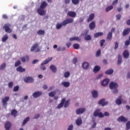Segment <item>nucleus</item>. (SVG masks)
<instances>
[{
  "mask_svg": "<svg viewBox=\"0 0 130 130\" xmlns=\"http://www.w3.org/2000/svg\"><path fill=\"white\" fill-rule=\"evenodd\" d=\"M72 23H74V19L72 18H67L64 20L62 23H57L56 25V28L57 30H59L60 28H62V26H67L68 24H72Z\"/></svg>",
  "mask_w": 130,
  "mask_h": 130,
  "instance_id": "obj_1",
  "label": "nucleus"
},
{
  "mask_svg": "<svg viewBox=\"0 0 130 130\" xmlns=\"http://www.w3.org/2000/svg\"><path fill=\"white\" fill-rule=\"evenodd\" d=\"M63 105L64 108L69 107V106H70V100H68L66 102V99H62L60 103L57 106V108L58 109H60V108H62V107H63Z\"/></svg>",
  "mask_w": 130,
  "mask_h": 130,
  "instance_id": "obj_2",
  "label": "nucleus"
},
{
  "mask_svg": "<svg viewBox=\"0 0 130 130\" xmlns=\"http://www.w3.org/2000/svg\"><path fill=\"white\" fill-rule=\"evenodd\" d=\"M52 60V57H48L46 60H44L41 63V67L40 69L42 71H45L46 70V67L45 66H44V64H47L49 61H51Z\"/></svg>",
  "mask_w": 130,
  "mask_h": 130,
  "instance_id": "obj_3",
  "label": "nucleus"
},
{
  "mask_svg": "<svg viewBox=\"0 0 130 130\" xmlns=\"http://www.w3.org/2000/svg\"><path fill=\"white\" fill-rule=\"evenodd\" d=\"M101 111V110L100 109H97L94 111L93 112V116L94 117H99L100 118H102V117H104V114L102 113V112H100Z\"/></svg>",
  "mask_w": 130,
  "mask_h": 130,
  "instance_id": "obj_4",
  "label": "nucleus"
},
{
  "mask_svg": "<svg viewBox=\"0 0 130 130\" xmlns=\"http://www.w3.org/2000/svg\"><path fill=\"white\" fill-rule=\"evenodd\" d=\"M11 26H12L11 24L6 23L3 26V29L5 30L6 33L10 34L12 33V32H13V30H12L11 28Z\"/></svg>",
  "mask_w": 130,
  "mask_h": 130,
  "instance_id": "obj_5",
  "label": "nucleus"
},
{
  "mask_svg": "<svg viewBox=\"0 0 130 130\" xmlns=\"http://www.w3.org/2000/svg\"><path fill=\"white\" fill-rule=\"evenodd\" d=\"M9 100H10V97L9 96H5L2 99L3 106L4 108H7L8 106V101H9Z\"/></svg>",
  "mask_w": 130,
  "mask_h": 130,
  "instance_id": "obj_6",
  "label": "nucleus"
},
{
  "mask_svg": "<svg viewBox=\"0 0 130 130\" xmlns=\"http://www.w3.org/2000/svg\"><path fill=\"white\" fill-rule=\"evenodd\" d=\"M109 88L111 90H113L114 89H117L118 88V84L117 83L111 82L109 84Z\"/></svg>",
  "mask_w": 130,
  "mask_h": 130,
  "instance_id": "obj_7",
  "label": "nucleus"
},
{
  "mask_svg": "<svg viewBox=\"0 0 130 130\" xmlns=\"http://www.w3.org/2000/svg\"><path fill=\"white\" fill-rule=\"evenodd\" d=\"M98 104L102 107H104L108 104V102H105V99H102L99 101Z\"/></svg>",
  "mask_w": 130,
  "mask_h": 130,
  "instance_id": "obj_8",
  "label": "nucleus"
},
{
  "mask_svg": "<svg viewBox=\"0 0 130 130\" xmlns=\"http://www.w3.org/2000/svg\"><path fill=\"white\" fill-rule=\"evenodd\" d=\"M117 121H118V122H126V121H127L128 119L127 118H125L124 116H119L117 119Z\"/></svg>",
  "mask_w": 130,
  "mask_h": 130,
  "instance_id": "obj_9",
  "label": "nucleus"
},
{
  "mask_svg": "<svg viewBox=\"0 0 130 130\" xmlns=\"http://www.w3.org/2000/svg\"><path fill=\"white\" fill-rule=\"evenodd\" d=\"M85 111H86V108H79L76 110V114H83Z\"/></svg>",
  "mask_w": 130,
  "mask_h": 130,
  "instance_id": "obj_10",
  "label": "nucleus"
},
{
  "mask_svg": "<svg viewBox=\"0 0 130 130\" xmlns=\"http://www.w3.org/2000/svg\"><path fill=\"white\" fill-rule=\"evenodd\" d=\"M4 127H5L6 130H10V129H11V127H12V123L10 121H7L5 123Z\"/></svg>",
  "mask_w": 130,
  "mask_h": 130,
  "instance_id": "obj_11",
  "label": "nucleus"
},
{
  "mask_svg": "<svg viewBox=\"0 0 130 130\" xmlns=\"http://www.w3.org/2000/svg\"><path fill=\"white\" fill-rule=\"evenodd\" d=\"M109 82H110V80L108 78H106L104 80H103L101 82V85L103 86V87H105L109 84Z\"/></svg>",
  "mask_w": 130,
  "mask_h": 130,
  "instance_id": "obj_12",
  "label": "nucleus"
},
{
  "mask_svg": "<svg viewBox=\"0 0 130 130\" xmlns=\"http://www.w3.org/2000/svg\"><path fill=\"white\" fill-rule=\"evenodd\" d=\"M24 81L25 83H33V82H34V79H33V78L31 77H27L24 78Z\"/></svg>",
  "mask_w": 130,
  "mask_h": 130,
  "instance_id": "obj_13",
  "label": "nucleus"
},
{
  "mask_svg": "<svg viewBox=\"0 0 130 130\" xmlns=\"http://www.w3.org/2000/svg\"><path fill=\"white\" fill-rule=\"evenodd\" d=\"M68 16L71 17V18H76L77 17V13L75 11H69L67 13Z\"/></svg>",
  "mask_w": 130,
  "mask_h": 130,
  "instance_id": "obj_14",
  "label": "nucleus"
},
{
  "mask_svg": "<svg viewBox=\"0 0 130 130\" xmlns=\"http://www.w3.org/2000/svg\"><path fill=\"white\" fill-rule=\"evenodd\" d=\"M41 95H42L41 91H36L32 94V96L34 98H38V97H40Z\"/></svg>",
  "mask_w": 130,
  "mask_h": 130,
  "instance_id": "obj_15",
  "label": "nucleus"
},
{
  "mask_svg": "<svg viewBox=\"0 0 130 130\" xmlns=\"http://www.w3.org/2000/svg\"><path fill=\"white\" fill-rule=\"evenodd\" d=\"M122 55L124 58H128L129 57V53L128 52V51H127V50H125L122 53Z\"/></svg>",
  "mask_w": 130,
  "mask_h": 130,
  "instance_id": "obj_16",
  "label": "nucleus"
},
{
  "mask_svg": "<svg viewBox=\"0 0 130 130\" xmlns=\"http://www.w3.org/2000/svg\"><path fill=\"white\" fill-rule=\"evenodd\" d=\"M38 13L40 15V16H44L45 15V10H43V9L39 8L37 10Z\"/></svg>",
  "mask_w": 130,
  "mask_h": 130,
  "instance_id": "obj_17",
  "label": "nucleus"
},
{
  "mask_svg": "<svg viewBox=\"0 0 130 130\" xmlns=\"http://www.w3.org/2000/svg\"><path fill=\"white\" fill-rule=\"evenodd\" d=\"M130 32L129 27H127L126 29H124L122 32L123 36H126V35H128Z\"/></svg>",
  "mask_w": 130,
  "mask_h": 130,
  "instance_id": "obj_18",
  "label": "nucleus"
},
{
  "mask_svg": "<svg viewBox=\"0 0 130 130\" xmlns=\"http://www.w3.org/2000/svg\"><path fill=\"white\" fill-rule=\"evenodd\" d=\"M91 93L93 98H94V99L98 98L99 94H98V91H97V90H93L91 91Z\"/></svg>",
  "mask_w": 130,
  "mask_h": 130,
  "instance_id": "obj_19",
  "label": "nucleus"
},
{
  "mask_svg": "<svg viewBox=\"0 0 130 130\" xmlns=\"http://www.w3.org/2000/svg\"><path fill=\"white\" fill-rule=\"evenodd\" d=\"M96 27V24L95 23V21H92L89 25V28L90 30H94L95 27Z\"/></svg>",
  "mask_w": 130,
  "mask_h": 130,
  "instance_id": "obj_20",
  "label": "nucleus"
},
{
  "mask_svg": "<svg viewBox=\"0 0 130 130\" xmlns=\"http://www.w3.org/2000/svg\"><path fill=\"white\" fill-rule=\"evenodd\" d=\"M16 71L19 73H24V72H26V69H25V68H23L22 66H20L16 68Z\"/></svg>",
  "mask_w": 130,
  "mask_h": 130,
  "instance_id": "obj_21",
  "label": "nucleus"
},
{
  "mask_svg": "<svg viewBox=\"0 0 130 130\" xmlns=\"http://www.w3.org/2000/svg\"><path fill=\"white\" fill-rule=\"evenodd\" d=\"M94 18H95V14H94V13H91L89 15V17L87 19L88 23L91 22V21H93Z\"/></svg>",
  "mask_w": 130,
  "mask_h": 130,
  "instance_id": "obj_22",
  "label": "nucleus"
},
{
  "mask_svg": "<svg viewBox=\"0 0 130 130\" xmlns=\"http://www.w3.org/2000/svg\"><path fill=\"white\" fill-rule=\"evenodd\" d=\"M77 125L78 126H80L82 123H83V120H82V118L81 117L78 118L77 120L75 121Z\"/></svg>",
  "mask_w": 130,
  "mask_h": 130,
  "instance_id": "obj_23",
  "label": "nucleus"
},
{
  "mask_svg": "<svg viewBox=\"0 0 130 130\" xmlns=\"http://www.w3.org/2000/svg\"><path fill=\"white\" fill-rule=\"evenodd\" d=\"M112 36H113L112 32H109L106 38L107 40H108V41H111L112 39Z\"/></svg>",
  "mask_w": 130,
  "mask_h": 130,
  "instance_id": "obj_24",
  "label": "nucleus"
},
{
  "mask_svg": "<svg viewBox=\"0 0 130 130\" xmlns=\"http://www.w3.org/2000/svg\"><path fill=\"white\" fill-rule=\"evenodd\" d=\"M48 4H47V3L46 2L44 1L43 2L41 5H40V9H42L43 10H44L46 7H47Z\"/></svg>",
  "mask_w": 130,
  "mask_h": 130,
  "instance_id": "obj_25",
  "label": "nucleus"
},
{
  "mask_svg": "<svg viewBox=\"0 0 130 130\" xmlns=\"http://www.w3.org/2000/svg\"><path fill=\"white\" fill-rule=\"evenodd\" d=\"M122 62V57L121 56V55L119 54L118 55V60H117L118 66H119V64H121Z\"/></svg>",
  "mask_w": 130,
  "mask_h": 130,
  "instance_id": "obj_26",
  "label": "nucleus"
},
{
  "mask_svg": "<svg viewBox=\"0 0 130 130\" xmlns=\"http://www.w3.org/2000/svg\"><path fill=\"white\" fill-rule=\"evenodd\" d=\"M81 41V39L78 37H74L69 39V41Z\"/></svg>",
  "mask_w": 130,
  "mask_h": 130,
  "instance_id": "obj_27",
  "label": "nucleus"
},
{
  "mask_svg": "<svg viewBox=\"0 0 130 130\" xmlns=\"http://www.w3.org/2000/svg\"><path fill=\"white\" fill-rule=\"evenodd\" d=\"M38 46H39V44H38V43L34 44L32 45V46L31 47V48H30V51L32 52L34 51V50H35L36 48H37V47H38Z\"/></svg>",
  "mask_w": 130,
  "mask_h": 130,
  "instance_id": "obj_28",
  "label": "nucleus"
},
{
  "mask_svg": "<svg viewBox=\"0 0 130 130\" xmlns=\"http://www.w3.org/2000/svg\"><path fill=\"white\" fill-rule=\"evenodd\" d=\"M61 85H62V86H63V87H65V88H69V87H70V85H71V84L69 82H62L61 83Z\"/></svg>",
  "mask_w": 130,
  "mask_h": 130,
  "instance_id": "obj_29",
  "label": "nucleus"
},
{
  "mask_svg": "<svg viewBox=\"0 0 130 130\" xmlns=\"http://www.w3.org/2000/svg\"><path fill=\"white\" fill-rule=\"evenodd\" d=\"M50 69L51 71L53 72V73H56L57 68L54 65H51L50 66Z\"/></svg>",
  "mask_w": 130,
  "mask_h": 130,
  "instance_id": "obj_30",
  "label": "nucleus"
},
{
  "mask_svg": "<svg viewBox=\"0 0 130 130\" xmlns=\"http://www.w3.org/2000/svg\"><path fill=\"white\" fill-rule=\"evenodd\" d=\"M82 68H83L84 70H88V69H89V63L87 62H84L82 64Z\"/></svg>",
  "mask_w": 130,
  "mask_h": 130,
  "instance_id": "obj_31",
  "label": "nucleus"
},
{
  "mask_svg": "<svg viewBox=\"0 0 130 130\" xmlns=\"http://www.w3.org/2000/svg\"><path fill=\"white\" fill-rule=\"evenodd\" d=\"M104 34L102 32H96L94 34V38H98V37L100 36H103Z\"/></svg>",
  "mask_w": 130,
  "mask_h": 130,
  "instance_id": "obj_32",
  "label": "nucleus"
},
{
  "mask_svg": "<svg viewBox=\"0 0 130 130\" xmlns=\"http://www.w3.org/2000/svg\"><path fill=\"white\" fill-rule=\"evenodd\" d=\"M84 39L86 41H90V40H92V37L90 35H87L84 37Z\"/></svg>",
  "mask_w": 130,
  "mask_h": 130,
  "instance_id": "obj_33",
  "label": "nucleus"
},
{
  "mask_svg": "<svg viewBox=\"0 0 130 130\" xmlns=\"http://www.w3.org/2000/svg\"><path fill=\"white\" fill-rule=\"evenodd\" d=\"M113 72L114 71L113 69H109L105 72V74L106 75H112Z\"/></svg>",
  "mask_w": 130,
  "mask_h": 130,
  "instance_id": "obj_34",
  "label": "nucleus"
},
{
  "mask_svg": "<svg viewBox=\"0 0 130 130\" xmlns=\"http://www.w3.org/2000/svg\"><path fill=\"white\" fill-rule=\"evenodd\" d=\"M95 56L96 57H100L101 56V49H99L95 53Z\"/></svg>",
  "mask_w": 130,
  "mask_h": 130,
  "instance_id": "obj_35",
  "label": "nucleus"
},
{
  "mask_svg": "<svg viewBox=\"0 0 130 130\" xmlns=\"http://www.w3.org/2000/svg\"><path fill=\"white\" fill-rule=\"evenodd\" d=\"M101 69V68H100V66H95L93 69L94 73H96V72H99V71H100Z\"/></svg>",
  "mask_w": 130,
  "mask_h": 130,
  "instance_id": "obj_36",
  "label": "nucleus"
},
{
  "mask_svg": "<svg viewBox=\"0 0 130 130\" xmlns=\"http://www.w3.org/2000/svg\"><path fill=\"white\" fill-rule=\"evenodd\" d=\"M7 39H9V36H8V34H6L2 38L3 42H6Z\"/></svg>",
  "mask_w": 130,
  "mask_h": 130,
  "instance_id": "obj_37",
  "label": "nucleus"
},
{
  "mask_svg": "<svg viewBox=\"0 0 130 130\" xmlns=\"http://www.w3.org/2000/svg\"><path fill=\"white\" fill-rule=\"evenodd\" d=\"M38 35H45V31L43 30L40 29L37 31Z\"/></svg>",
  "mask_w": 130,
  "mask_h": 130,
  "instance_id": "obj_38",
  "label": "nucleus"
},
{
  "mask_svg": "<svg viewBox=\"0 0 130 130\" xmlns=\"http://www.w3.org/2000/svg\"><path fill=\"white\" fill-rule=\"evenodd\" d=\"M113 6H108L106 8V13H108V12H109V11H111V10H113Z\"/></svg>",
  "mask_w": 130,
  "mask_h": 130,
  "instance_id": "obj_39",
  "label": "nucleus"
},
{
  "mask_svg": "<svg viewBox=\"0 0 130 130\" xmlns=\"http://www.w3.org/2000/svg\"><path fill=\"white\" fill-rule=\"evenodd\" d=\"M55 95H56V92L55 91H53L49 93V97H54Z\"/></svg>",
  "mask_w": 130,
  "mask_h": 130,
  "instance_id": "obj_40",
  "label": "nucleus"
},
{
  "mask_svg": "<svg viewBox=\"0 0 130 130\" xmlns=\"http://www.w3.org/2000/svg\"><path fill=\"white\" fill-rule=\"evenodd\" d=\"M29 119H30V117H27L25 119H24L22 123V125H25V124H26V123L29 121Z\"/></svg>",
  "mask_w": 130,
  "mask_h": 130,
  "instance_id": "obj_41",
  "label": "nucleus"
},
{
  "mask_svg": "<svg viewBox=\"0 0 130 130\" xmlns=\"http://www.w3.org/2000/svg\"><path fill=\"white\" fill-rule=\"evenodd\" d=\"M6 67H7V63H3L1 66H0V71H3V70H5L6 68Z\"/></svg>",
  "mask_w": 130,
  "mask_h": 130,
  "instance_id": "obj_42",
  "label": "nucleus"
},
{
  "mask_svg": "<svg viewBox=\"0 0 130 130\" xmlns=\"http://www.w3.org/2000/svg\"><path fill=\"white\" fill-rule=\"evenodd\" d=\"M17 110H12L11 111V115H12V116H14L15 117H16V116H17Z\"/></svg>",
  "mask_w": 130,
  "mask_h": 130,
  "instance_id": "obj_43",
  "label": "nucleus"
},
{
  "mask_svg": "<svg viewBox=\"0 0 130 130\" xmlns=\"http://www.w3.org/2000/svg\"><path fill=\"white\" fill-rule=\"evenodd\" d=\"M115 103H116L117 105H121V104H122V102H121V99H117L115 101Z\"/></svg>",
  "mask_w": 130,
  "mask_h": 130,
  "instance_id": "obj_44",
  "label": "nucleus"
},
{
  "mask_svg": "<svg viewBox=\"0 0 130 130\" xmlns=\"http://www.w3.org/2000/svg\"><path fill=\"white\" fill-rule=\"evenodd\" d=\"M73 47L74 49H79V48H80V45L78 43L74 44L73 45Z\"/></svg>",
  "mask_w": 130,
  "mask_h": 130,
  "instance_id": "obj_45",
  "label": "nucleus"
},
{
  "mask_svg": "<svg viewBox=\"0 0 130 130\" xmlns=\"http://www.w3.org/2000/svg\"><path fill=\"white\" fill-rule=\"evenodd\" d=\"M130 128V121H128L126 123V129L129 130Z\"/></svg>",
  "mask_w": 130,
  "mask_h": 130,
  "instance_id": "obj_46",
  "label": "nucleus"
},
{
  "mask_svg": "<svg viewBox=\"0 0 130 130\" xmlns=\"http://www.w3.org/2000/svg\"><path fill=\"white\" fill-rule=\"evenodd\" d=\"M70 75H71V73H70L69 72H66L64 74V78H69Z\"/></svg>",
  "mask_w": 130,
  "mask_h": 130,
  "instance_id": "obj_47",
  "label": "nucleus"
},
{
  "mask_svg": "<svg viewBox=\"0 0 130 130\" xmlns=\"http://www.w3.org/2000/svg\"><path fill=\"white\" fill-rule=\"evenodd\" d=\"M72 4L73 5H78L80 3V0H72Z\"/></svg>",
  "mask_w": 130,
  "mask_h": 130,
  "instance_id": "obj_48",
  "label": "nucleus"
},
{
  "mask_svg": "<svg viewBox=\"0 0 130 130\" xmlns=\"http://www.w3.org/2000/svg\"><path fill=\"white\" fill-rule=\"evenodd\" d=\"M21 64V61L20 60H17L15 63V67H19Z\"/></svg>",
  "mask_w": 130,
  "mask_h": 130,
  "instance_id": "obj_49",
  "label": "nucleus"
},
{
  "mask_svg": "<svg viewBox=\"0 0 130 130\" xmlns=\"http://www.w3.org/2000/svg\"><path fill=\"white\" fill-rule=\"evenodd\" d=\"M13 86H14V83L13 82H10L8 83L9 88H10V89H12Z\"/></svg>",
  "mask_w": 130,
  "mask_h": 130,
  "instance_id": "obj_50",
  "label": "nucleus"
},
{
  "mask_svg": "<svg viewBox=\"0 0 130 130\" xmlns=\"http://www.w3.org/2000/svg\"><path fill=\"white\" fill-rule=\"evenodd\" d=\"M129 44H130V41L129 40H127L125 41V46H126V47H127V46H128Z\"/></svg>",
  "mask_w": 130,
  "mask_h": 130,
  "instance_id": "obj_51",
  "label": "nucleus"
},
{
  "mask_svg": "<svg viewBox=\"0 0 130 130\" xmlns=\"http://www.w3.org/2000/svg\"><path fill=\"white\" fill-rule=\"evenodd\" d=\"M116 18L117 20H120V19H121V14H120L119 13L117 14L116 15Z\"/></svg>",
  "mask_w": 130,
  "mask_h": 130,
  "instance_id": "obj_52",
  "label": "nucleus"
},
{
  "mask_svg": "<svg viewBox=\"0 0 130 130\" xmlns=\"http://www.w3.org/2000/svg\"><path fill=\"white\" fill-rule=\"evenodd\" d=\"M72 45V42H68L66 43V46L68 48H70Z\"/></svg>",
  "mask_w": 130,
  "mask_h": 130,
  "instance_id": "obj_53",
  "label": "nucleus"
},
{
  "mask_svg": "<svg viewBox=\"0 0 130 130\" xmlns=\"http://www.w3.org/2000/svg\"><path fill=\"white\" fill-rule=\"evenodd\" d=\"M77 61H78V58H77V57L73 58V59L72 61L73 63H74V64H76V63H77Z\"/></svg>",
  "mask_w": 130,
  "mask_h": 130,
  "instance_id": "obj_54",
  "label": "nucleus"
},
{
  "mask_svg": "<svg viewBox=\"0 0 130 130\" xmlns=\"http://www.w3.org/2000/svg\"><path fill=\"white\" fill-rule=\"evenodd\" d=\"M19 86H16L13 88V91L14 92H17L19 91Z\"/></svg>",
  "mask_w": 130,
  "mask_h": 130,
  "instance_id": "obj_55",
  "label": "nucleus"
},
{
  "mask_svg": "<svg viewBox=\"0 0 130 130\" xmlns=\"http://www.w3.org/2000/svg\"><path fill=\"white\" fill-rule=\"evenodd\" d=\"M103 78V74H99L97 77H96V79L97 80H100V79H102Z\"/></svg>",
  "mask_w": 130,
  "mask_h": 130,
  "instance_id": "obj_56",
  "label": "nucleus"
},
{
  "mask_svg": "<svg viewBox=\"0 0 130 130\" xmlns=\"http://www.w3.org/2000/svg\"><path fill=\"white\" fill-rule=\"evenodd\" d=\"M100 46H103L104 45V43H105V40H102L100 41Z\"/></svg>",
  "mask_w": 130,
  "mask_h": 130,
  "instance_id": "obj_57",
  "label": "nucleus"
},
{
  "mask_svg": "<svg viewBox=\"0 0 130 130\" xmlns=\"http://www.w3.org/2000/svg\"><path fill=\"white\" fill-rule=\"evenodd\" d=\"M2 18L5 20H8V19H9V17H8V15H7V14H3L2 16Z\"/></svg>",
  "mask_w": 130,
  "mask_h": 130,
  "instance_id": "obj_58",
  "label": "nucleus"
},
{
  "mask_svg": "<svg viewBox=\"0 0 130 130\" xmlns=\"http://www.w3.org/2000/svg\"><path fill=\"white\" fill-rule=\"evenodd\" d=\"M39 117H40V114H36L34 117V119H37L38 118H39Z\"/></svg>",
  "mask_w": 130,
  "mask_h": 130,
  "instance_id": "obj_59",
  "label": "nucleus"
},
{
  "mask_svg": "<svg viewBox=\"0 0 130 130\" xmlns=\"http://www.w3.org/2000/svg\"><path fill=\"white\" fill-rule=\"evenodd\" d=\"M74 128V125L73 124H71L68 126L67 130H73Z\"/></svg>",
  "mask_w": 130,
  "mask_h": 130,
  "instance_id": "obj_60",
  "label": "nucleus"
},
{
  "mask_svg": "<svg viewBox=\"0 0 130 130\" xmlns=\"http://www.w3.org/2000/svg\"><path fill=\"white\" fill-rule=\"evenodd\" d=\"M113 94H118V89L117 88H115L114 91H113Z\"/></svg>",
  "mask_w": 130,
  "mask_h": 130,
  "instance_id": "obj_61",
  "label": "nucleus"
},
{
  "mask_svg": "<svg viewBox=\"0 0 130 130\" xmlns=\"http://www.w3.org/2000/svg\"><path fill=\"white\" fill-rule=\"evenodd\" d=\"M117 3H118V0H115V1H113L112 3V6H115V5H116V4H117Z\"/></svg>",
  "mask_w": 130,
  "mask_h": 130,
  "instance_id": "obj_62",
  "label": "nucleus"
},
{
  "mask_svg": "<svg viewBox=\"0 0 130 130\" xmlns=\"http://www.w3.org/2000/svg\"><path fill=\"white\" fill-rule=\"evenodd\" d=\"M118 48V43L117 42H115V47L114 49H117Z\"/></svg>",
  "mask_w": 130,
  "mask_h": 130,
  "instance_id": "obj_63",
  "label": "nucleus"
},
{
  "mask_svg": "<svg viewBox=\"0 0 130 130\" xmlns=\"http://www.w3.org/2000/svg\"><path fill=\"white\" fill-rule=\"evenodd\" d=\"M109 115H110V114L107 112H105L104 114V116H109Z\"/></svg>",
  "mask_w": 130,
  "mask_h": 130,
  "instance_id": "obj_64",
  "label": "nucleus"
}]
</instances>
